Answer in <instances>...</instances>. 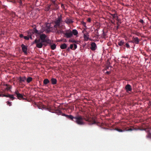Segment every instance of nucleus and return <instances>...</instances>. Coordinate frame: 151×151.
<instances>
[{"instance_id": "nucleus-21", "label": "nucleus", "mask_w": 151, "mask_h": 151, "mask_svg": "<svg viewBox=\"0 0 151 151\" xmlns=\"http://www.w3.org/2000/svg\"><path fill=\"white\" fill-rule=\"evenodd\" d=\"M72 36L73 35H76L78 34V32L75 29H73L72 32Z\"/></svg>"}, {"instance_id": "nucleus-48", "label": "nucleus", "mask_w": 151, "mask_h": 151, "mask_svg": "<svg viewBox=\"0 0 151 151\" xmlns=\"http://www.w3.org/2000/svg\"><path fill=\"white\" fill-rule=\"evenodd\" d=\"M73 46H74V47H77V45L75 44H73Z\"/></svg>"}, {"instance_id": "nucleus-2", "label": "nucleus", "mask_w": 151, "mask_h": 151, "mask_svg": "<svg viewBox=\"0 0 151 151\" xmlns=\"http://www.w3.org/2000/svg\"><path fill=\"white\" fill-rule=\"evenodd\" d=\"M62 16L60 14L56 18L53 22L54 29H57L58 28H62L63 21L62 19Z\"/></svg>"}, {"instance_id": "nucleus-52", "label": "nucleus", "mask_w": 151, "mask_h": 151, "mask_svg": "<svg viewBox=\"0 0 151 151\" xmlns=\"http://www.w3.org/2000/svg\"><path fill=\"white\" fill-rule=\"evenodd\" d=\"M52 49V50H54L55 48H51Z\"/></svg>"}, {"instance_id": "nucleus-46", "label": "nucleus", "mask_w": 151, "mask_h": 151, "mask_svg": "<svg viewBox=\"0 0 151 151\" xmlns=\"http://www.w3.org/2000/svg\"><path fill=\"white\" fill-rule=\"evenodd\" d=\"M103 37L105 38V36L106 34L104 32H103Z\"/></svg>"}, {"instance_id": "nucleus-19", "label": "nucleus", "mask_w": 151, "mask_h": 151, "mask_svg": "<svg viewBox=\"0 0 151 151\" xmlns=\"http://www.w3.org/2000/svg\"><path fill=\"white\" fill-rule=\"evenodd\" d=\"M83 37L84 39L86 40H88L89 39V36L88 33L84 34Z\"/></svg>"}, {"instance_id": "nucleus-40", "label": "nucleus", "mask_w": 151, "mask_h": 151, "mask_svg": "<svg viewBox=\"0 0 151 151\" xmlns=\"http://www.w3.org/2000/svg\"><path fill=\"white\" fill-rule=\"evenodd\" d=\"M19 37H20L21 38H23V37H24V36H23V34H21L20 35H19Z\"/></svg>"}, {"instance_id": "nucleus-25", "label": "nucleus", "mask_w": 151, "mask_h": 151, "mask_svg": "<svg viewBox=\"0 0 151 151\" xmlns=\"http://www.w3.org/2000/svg\"><path fill=\"white\" fill-rule=\"evenodd\" d=\"M5 85L6 86V89L7 90H9L12 88V86L10 85H8V84H6Z\"/></svg>"}, {"instance_id": "nucleus-4", "label": "nucleus", "mask_w": 151, "mask_h": 151, "mask_svg": "<svg viewBox=\"0 0 151 151\" xmlns=\"http://www.w3.org/2000/svg\"><path fill=\"white\" fill-rule=\"evenodd\" d=\"M83 120L86 121L88 122L90 124H96V122L93 118H92L88 115H86L83 117Z\"/></svg>"}, {"instance_id": "nucleus-38", "label": "nucleus", "mask_w": 151, "mask_h": 151, "mask_svg": "<svg viewBox=\"0 0 151 151\" xmlns=\"http://www.w3.org/2000/svg\"><path fill=\"white\" fill-rule=\"evenodd\" d=\"M111 16L113 17V18H114L115 17V14H111Z\"/></svg>"}, {"instance_id": "nucleus-32", "label": "nucleus", "mask_w": 151, "mask_h": 151, "mask_svg": "<svg viewBox=\"0 0 151 151\" xmlns=\"http://www.w3.org/2000/svg\"><path fill=\"white\" fill-rule=\"evenodd\" d=\"M60 47H67V45L66 44L64 43L61 45Z\"/></svg>"}, {"instance_id": "nucleus-18", "label": "nucleus", "mask_w": 151, "mask_h": 151, "mask_svg": "<svg viewBox=\"0 0 151 151\" xmlns=\"http://www.w3.org/2000/svg\"><path fill=\"white\" fill-rule=\"evenodd\" d=\"M43 85L47 86V85L50 83V81L47 78L45 79L43 81Z\"/></svg>"}, {"instance_id": "nucleus-22", "label": "nucleus", "mask_w": 151, "mask_h": 151, "mask_svg": "<svg viewBox=\"0 0 151 151\" xmlns=\"http://www.w3.org/2000/svg\"><path fill=\"white\" fill-rule=\"evenodd\" d=\"M62 49H66V50L68 52H69L70 51V49H71L73 50H75L76 48H61Z\"/></svg>"}, {"instance_id": "nucleus-42", "label": "nucleus", "mask_w": 151, "mask_h": 151, "mask_svg": "<svg viewBox=\"0 0 151 151\" xmlns=\"http://www.w3.org/2000/svg\"><path fill=\"white\" fill-rule=\"evenodd\" d=\"M139 22L142 23H143L144 22V21L142 19L140 20Z\"/></svg>"}, {"instance_id": "nucleus-45", "label": "nucleus", "mask_w": 151, "mask_h": 151, "mask_svg": "<svg viewBox=\"0 0 151 151\" xmlns=\"http://www.w3.org/2000/svg\"><path fill=\"white\" fill-rule=\"evenodd\" d=\"M106 74H107L109 75V74H110L111 73V72L110 71H107L106 72Z\"/></svg>"}, {"instance_id": "nucleus-23", "label": "nucleus", "mask_w": 151, "mask_h": 151, "mask_svg": "<svg viewBox=\"0 0 151 151\" xmlns=\"http://www.w3.org/2000/svg\"><path fill=\"white\" fill-rule=\"evenodd\" d=\"M62 28H58L57 29H54L55 30H56L57 31V32L58 33V34L60 33H63V32H64L63 31L61 30Z\"/></svg>"}, {"instance_id": "nucleus-54", "label": "nucleus", "mask_w": 151, "mask_h": 151, "mask_svg": "<svg viewBox=\"0 0 151 151\" xmlns=\"http://www.w3.org/2000/svg\"><path fill=\"white\" fill-rule=\"evenodd\" d=\"M109 68V67H107L106 68V70H107V69H108Z\"/></svg>"}, {"instance_id": "nucleus-44", "label": "nucleus", "mask_w": 151, "mask_h": 151, "mask_svg": "<svg viewBox=\"0 0 151 151\" xmlns=\"http://www.w3.org/2000/svg\"><path fill=\"white\" fill-rule=\"evenodd\" d=\"M87 21L88 22H90L91 21V19L90 18H88L87 19Z\"/></svg>"}, {"instance_id": "nucleus-14", "label": "nucleus", "mask_w": 151, "mask_h": 151, "mask_svg": "<svg viewBox=\"0 0 151 151\" xmlns=\"http://www.w3.org/2000/svg\"><path fill=\"white\" fill-rule=\"evenodd\" d=\"M133 42L135 44H138L139 40V39L137 37H133L132 39Z\"/></svg>"}, {"instance_id": "nucleus-26", "label": "nucleus", "mask_w": 151, "mask_h": 151, "mask_svg": "<svg viewBox=\"0 0 151 151\" xmlns=\"http://www.w3.org/2000/svg\"><path fill=\"white\" fill-rule=\"evenodd\" d=\"M32 80V77H28L27 79V81L28 83H29L30 82H31Z\"/></svg>"}, {"instance_id": "nucleus-34", "label": "nucleus", "mask_w": 151, "mask_h": 151, "mask_svg": "<svg viewBox=\"0 0 151 151\" xmlns=\"http://www.w3.org/2000/svg\"><path fill=\"white\" fill-rule=\"evenodd\" d=\"M57 112L58 115L61 114L62 113L61 111L60 110L57 111Z\"/></svg>"}, {"instance_id": "nucleus-24", "label": "nucleus", "mask_w": 151, "mask_h": 151, "mask_svg": "<svg viewBox=\"0 0 151 151\" xmlns=\"http://www.w3.org/2000/svg\"><path fill=\"white\" fill-rule=\"evenodd\" d=\"M32 35L28 36H25L24 37V38L25 40H28L29 39V38H30L31 39H32Z\"/></svg>"}, {"instance_id": "nucleus-43", "label": "nucleus", "mask_w": 151, "mask_h": 151, "mask_svg": "<svg viewBox=\"0 0 151 151\" xmlns=\"http://www.w3.org/2000/svg\"><path fill=\"white\" fill-rule=\"evenodd\" d=\"M91 50L93 51H94L96 49V48H90Z\"/></svg>"}, {"instance_id": "nucleus-36", "label": "nucleus", "mask_w": 151, "mask_h": 151, "mask_svg": "<svg viewBox=\"0 0 151 151\" xmlns=\"http://www.w3.org/2000/svg\"><path fill=\"white\" fill-rule=\"evenodd\" d=\"M18 2L21 6L22 5V3L21 0H19Z\"/></svg>"}, {"instance_id": "nucleus-15", "label": "nucleus", "mask_w": 151, "mask_h": 151, "mask_svg": "<svg viewBox=\"0 0 151 151\" xmlns=\"http://www.w3.org/2000/svg\"><path fill=\"white\" fill-rule=\"evenodd\" d=\"M23 52L25 54L27 55L28 53H29V50L27 48H22Z\"/></svg>"}, {"instance_id": "nucleus-8", "label": "nucleus", "mask_w": 151, "mask_h": 151, "mask_svg": "<svg viewBox=\"0 0 151 151\" xmlns=\"http://www.w3.org/2000/svg\"><path fill=\"white\" fill-rule=\"evenodd\" d=\"M118 44L119 46H126L127 47H129V45L127 43H125L123 40H121L118 42Z\"/></svg>"}, {"instance_id": "nucleus-39", "label": "nucleus", "mask_w": 151, "mask_h": 151, "mask_svg": "<svg viewBox=\"0 0 151 151\" xmlns=\"http://www.w3.org/2000/svg\"><path fill=\"white\" fill-rule=\"evenodd\" d=\"M7 104L10 106L11 105V102H10L9 101H8L7 102Z\"/></svg>"}, {"instance_id": "nucleus-51", "label": "nucleus", "mask_w": 151, "mask_h": 151, "mask_svg": "<svg viewBox=\"0 0 151 151\" xmlns=\"http://www.w3.org/2000/svg\"><path fill=\"white\" fill-rule=\"evenodd\" d=\"M62 115L63 116H65V115H66V114H62Z\"/></svg>"}, {"instance_id": "nucleus-6", "label": "nucleus", "mask_w": 151, "mask_h": 151, "mask_svg": "<svg viewBox=\"0 0 151 151\" xmlns=\"http://www.w3.org/2000/svg\"><path fill=\"white\" fill-rule=\"evenodd\" d=\"M125 89L127 93H129V92H131L132 91V86L129 84H127L125 86Z\"/></svg>"}, {"instance_id": "nucleus-37", "label": "nucleus", "mask_w": 151, "mask_h": 151, "mask_svg": "<svg viewBox=\"0 0 151 151\" xmlns=\"http://www.w3.org/2000/svg\"><path fill=\"white\" fill-rule=\"evenodd\" d=\"M134 129H132L131 128H129V129L127 130H126L127 131H132V130H133Z\"/></svg>"}, {"instance_id": "nucleus-49", "label": "nucleus", "mask_w": 151, "mask_h": 151, "mask_svg": "<svg viewBox=\"0 0 151 151\" xmlns=\"http://www.w3.org/2000/svg\"><path fill=\"white\" fill-rule=\"evenodd\" d=\"M73 44H71L70 45V47H73Z\"/></svg>"}, {"instance_id": "nucleus-56", "label": "nucleus", "mask_w": 151, "mask_h": 151, "mask_svg": "<svg viewBox=\"0 0 151 151\" xmlns=\"http://www.w3.org/2000/svg\"><path fill=\"white\" fill-rule=\"evenodd\" d=\"M150 28L151 29V26L150 27Z\"/></svg>"}, {"instance_id": "nucleus-11", "label": "nucleus", "mask_w": 151, "mask_h": 151, "mask_svg": "<svg viewBox=\"0 0 151 151\" xmlns=\"http://www.w3.org/2000/svg\"><path fill=\"white\" fill-rule=\"evenodd\" d=\"M67 24H71L73 22V21L71 19L66 18L64 21Z\"/></svg>"}, {"instance_id": "nucleus-29", "label": "nucleus", "mask_w": 151, "mask_h": 151, "mask_svg": "<svg viewBox=\"0 0 151 151\" xmlns=\"http://www.w3.org/2000/svg\"><path fill=\"white\" fill-rule=\"evenodd\" d=\"M45 109H46L48 110L49 111H50L51 112H52V109L50 107H46V108H45Z\"/></svg>"}, {"instance_id": "nucleus-13", "label": "nucleus", "mask_w": 151, "mask_h": 151, "mask_svg": "<svg viewBox=\"0 0 151 151\" xmlns=\"http://www.w3.org/2000/svg\"><path fill=\"white\" fill-rule=\"evenodd\" d=\"M26 80L25 77H20L19 79V83H22V82H24Z\"/></svg>"}, {"instance_id": "nucleus-31", "label": "nucleus", "mask_w": 151, "mask_h": 151, "mask_svg": "<svg viewBox=\"0 0 151 151\" xmlns=\"http://www.w3.org/2000/svg\"><path fill=\"white\" fill-rule=\"evenodd\" d=\"M117 131L120 132H122L124 131V130H123L122 129H119V128H116L115 129Z\"/></svg>"}, {"instance_id": "nucleus-1", "label": "nucleus", "mask_w": 151, "mask_h": 151, "mask_svg": "<svg viewBox=\"0 0 151 151\" xmlns=\"http://www.w3.org/2000/svg\"><path fill=\"white\" fill-rule=\"evenodd\" d=\"M47 36L45 34L40 35V39L35 40L34 42L36 44L37 47H42L43 46H50V47H56L55 44L53 43L49 39H47Z\"/></svg>"}, {"instance_id": "nucleus-27", "label": "nucleus", "mask_w": 151, "mask_h": 151, "mask_svg": "<svg viewBox=\"0 0 151 151\" xmlns=\"http://www.w3.org/2000/svg\"><path fill=\"white\" fill-rule=\"evenodd\" d=\"M51 9V5H48L47 7L45 8V10L47 11H49V10Z\"/></svg>"}, {"instance_id": "nucleus-50", "label": "nucleus", "mask_w": 151, "mask_h": 151, "mask_svg": "<svg viewBox=\"0 0 151 151\" xmlns=\"http://www.w3.org/2000/svg\"><path fill=\"white\" fill-rule=\"evenodd\" d=\"M21 47H26L23 44H22Z\"/></svg>"}, {"instance_id": "nucleus-7", "label": "nucleus", "mask_w": 151, "mask_h": 151, "mask_svg": "<svg viewBox=\"0 0 151 151\" xmlns=\"http://www.w3.org/2000/svg\"><path fill=\"white\" fill-rule=\"evenodd\" d=\"M51 9L53 10H57L59 8V6L58 5L55 3H52V4L50 5Z\"/></svg>"}, {"instance_id": "nucleus-35", "label": "nucleus", "mask_w": 151, "mask_h": 151, "mask_svg": "<svg viewBox=\"0 0 151 151\" xmlns=\"http://www.w3.org/2000/svg\"><path fill=\"white\" fill-rule=\"evenodd\" d=\"M19 93L18 91V90H16L14 92L15 94H16L17 95V94H19Z\"/></svg>"}, {"instance_id": "nucleus-33", "label": "nucleus", "mask_w": 151, "mask_h": 151, "mask_svg": "<svg viewBox=\"0 0 151 151\" xmlns=\"http://www.w3.org/2000/svg\"><path fill=\"white\" fill-rule=\"evenodd\" d=\"M139 129L140 130H145L146 131H147L146 130H147L146 129L144 128L143 127H142V128H140V129Z\"/></svg>"}, {"instance_id": "nucleus-47", "label": "nucleus", "mask_w": 151, "mask_h": 151, "mask_svg": "<svg viewBox=\"0 0 151 151\" xmlns=\"http://www.w3.org/2000/svg\"><path fill=\"white\" fill-rule=\"evenodd\" d=\"M52 2V3H55V1L56 0H50Z\"/></svg>"}, {"instance_id": "nucleus-10", "label": "nucleus", "mask_w": 151, "mask_h": 151, "mask_svg": "<svg viewBox=\"0 0 151 151\" xmlns=\"http://www.w3.org/2000/svg\"><path fill=\"white\" fill-rule=\"evenodd\" d=\"M33 31L37 35H39L40 36V35H42L41 33L43 32V31L41 30L38 31L35 28L34 29Z\"/></svg>"}, {"instance_id": "nucleus-20", "label": "nucleus", "mask_w": 151, "mask_h": 151, "mask_svg": "<svg viewBox=\"0 0 151 151\" xmlns=\"http://www.w3.org/2000/svg\"><path fill=\"white\" fill-rule=\"evenodd\" d=\"M65 116L67 118L70 119L72 120L73 121V120L74 119L75 117H73V116L71 115H66Z\"/></svg>"}, {"instance_id": "nucleus-16", "label": "nucleus", "mask_w": 151, "mask_h": 151, "mask_svg": "<svg viewBox=\"0 0 151 151\" xmlns=\"http://www.w3.org/2000/svg\"><path fill=\"white\" fill-rule=\"evenodd\" d=\"M17 97L18 99H19V100H20L21 99H22L23 100H26V99L24 98L23 97V95L20 93L17 94Z\"/></svg>"}, {"instance_id": "nucleus-53", "label": "nucleus", "mask_w": 151, "mask_h": 151, "mask_svg": "<svg viewBox=\"0 0 151 151\" xmlns=\"http://www.w3.org/2000/svg\"><path fill=\"white\" fill-rule=\"evenodd\" d=\"M12 2L14 3H15L16 2V1L15 0H13V1Z\"/></svg>"}, {"instance_id": "nucleus-17", "label": "nucleus", "mask_w": 151, "mask_h": 151, "mask_svg": "<svg viewBox=\"0 0 151 151\" xmlns=\"http://www.w3.org/2000/svg\"><path fill=\"white\" fill-rule=\"evenodd\" d=\"M50 81L52 84V85H55L57 83V80L55 78H52Z\"/></svg>"}, {"instance_id": "nucleus-12", "label": "nucleus", "mask_w": 151, "mask_h": 151, "mask_svg": "<svg viewBox=\"0 0 151 151\" xmlns=\"http://www.w3.org/2000/svg\"><path fill=\"white\" fill-rule=\"evenodd\" d=\"M51 28L50 27V24H48L47 25V26L45 29V31L47 33H48L51 31Z\"/></svg>"}, {"instance_id": "nucleus-30", "label": "nucleus", "mask_w": 151, "mask_h": 151, "mask_svg": "<svg viewBox=\"0 0 151 151\" xmlns=\"http://www.w3.org/2000/svg\"><path fill=\"white\" fill-rule=\"evenodd\" d=\"M91 47H96V45L94 42H92L91 44Z\"/></svg>"}, {"instance_id": "nucleus-28", "label": "nucleus", "mask_w": 151, "mask_h": 151, "mask_svg": "<svg viewBox=\"0 0 151 151\" xmlns=\"http://www.w3.org/2000/svg\"><path fill=\"white\" fill-rule=\"evenodd\" d=\"M146 137L151 139V133L150 132H148L146 136Z\"/></svg>"}, {"instance_id": "nucleus-3", "label": "nucleus", "mask_w": 151, "mask_h": 151, "mask_svg": "<svg viewBox=\"0 0 151 151\" xmlns=\"http://www.w3.org/2000/svg\"><path fill=\"white\" fill-rule=\"evenodd\" d=\"M83 118L81 116H76L74 118V121L76 123L79 125H84L85 124L84 122L83 121Z\"/></svg>"}, {"instance_id": "nucleus-55", "label": "nucleus", "mask_w": 151, "mask_h": 151, "mask_svg": "<svg viewBox=\"0 0 151 151\" xmlns=\"http://www.w3.org/2000/svg\"><path fill=\"white\" fill-rule=\"evenodd\" d=\"M76 41H73V42H75Z\"/></svg>"}, {"instance_id": "nucleus-9", "label": "nucleus", "mask_w": 151, "mask_h": 151, "mask_svg": "<svg viewBox=\"0 0 151 151\" xmlns=\"http://www.w3.org/2000/svg\"><path fill=\"white\" fill-rule=\"evenodd\" d=\"M0 96H5L6 97H9L10 99H12V100H13L15 98L14 97L13 95H4L3 94H1L0 95Z\"/></svg>"}, {"instance_id": "nucleus-5", "label": "nucleus", "mask_w": 151, "mask_h": 151, "mask_svg": "<svg viewBox=\"0 0 151 151\" xmlns=\"http://www.w3.org/2000/svg\"><path fill=\"white\" fill-rule=\"evenodd\" d=\"M63 34L65 37L67 38H70L72 37V31L70 30H67L65 32H64Z\"/></svg>"}, {"instance_id": "nucleus-41", "label": "nucleus", "mask_w": 151, "mask_h": 151, "mask_svg": "<svg viewBox=\"0 0 151 151\" xmlns=\"http://www.w3.org/2000/svg\"><path fill=\"white\" fill-rule=\"evenodd\" d=\"M61 7L62 8H63V9H65L64 6V5L63 4H61Z\"/></svg>"}]
</instances>
